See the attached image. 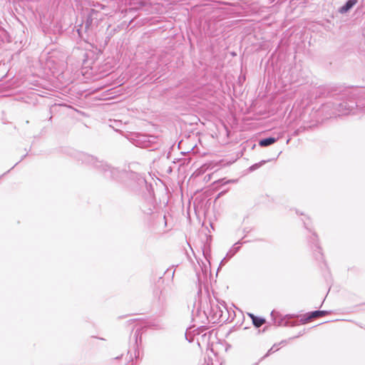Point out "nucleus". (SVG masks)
Wrapping results in <instances>:
<instances>
[{
	"instance_id": "obj_1",
	"label": "nucleus",
	"mask_w": 365,
	"mask_h": 365,
	"mask_svg": "<svg viewBox=\"0 0 365 365\" xmlns=\"http://www.w3.org/2000/svg\"><path fill=\"white\" fill-rule=\"evenodd\" d=\"M354 96H355V94H352L351 98L343 100L341 102L327 103L323 105L322 110L329 113V117H336L355 113V110L357 109L365 112V102H356L355 100L352 98Z\"/></svg>"
},
{
	"instance_id": "obj_2",
	"label": "nucleus",
	"mask_w": 365,
	"mask_h": 365,
	"mask_svg": "<svg viewBox=\"0 0 365 365\" xmlns=\"http://www.w3.org/2000/svg\"><path fill=\"white\" fill-rule=\"evenodd\" d=\"M77 158L83 163L93 165L96 168L102 172L106 178H116L120 173L118 169L111 168L106 163L102 160H98L94 156L90 155L87 153L79 152L77 155Z\"/></svg>"
},
{
	"instance_id": "obj_3",
	"label": "nucleus",
	"mask_w": 365,
	"mask_h": 365,
	"mask_svg": "<svg viewBox=\"0 0 365 365\" xmlns=\"http://www.w3.org/2000/svg\"><path fill=\"white\" fill-rule=\"evenodd\" d=\"M226 312H227V309L225 302H217L215 304H212L210 315L212 322L226 321L227 318L224 316Z\"/></svg>"
},
{
	"instance_id": "obj_4",
	"label": "nucleus",
	"mask_w": 365,
	"mask_h": 365,
	"mask_svg": "<svg viewBox=\"0 0 365 365\" xmlns=\"http://www.w3.org/2000/svg\"><path fill=\"white\" fill-rule=\"evenodd\" d=\"M245 242H246L241 241L236 242L227 253L226 257L222 260L221 264H222L225 260L232 258L240 250V245Z\"/></svg>"
},
{
	"instance_id": "obj_5",
	"label": "nucleus",
	"mask_w": 365,
	"mask_h": 365,
	"mask_svg": "<svg viewBox=\"0 0 365 365\" xmlns=\"http://www.w3.org/2000/svg\"><path fill=\"white\" fill-rule=\"evenodd\" d=\"M356 0H348L344 6L340 7L339 11L341 14L346 13L356 4Z\"/></svg>"
},
{
	"instance_id": "obj_6",
	"label": "nucleus",
	"mask_w": 365,
	"mask_h": 365,
	"mask_svg": "<svg viewBox=\"0 0 365 365\" xmlns=\"http://www.w3.org/2000/svg\"><path fill=\"white\" fill-rule=\"evenodd\" d=\"M327 314H328L327 311H319V310H317V311L312 312H311L309 314L308 317L304 320V322H307L311 320L313 318L324 316Z\"/></svg>"
},
{
	"instance_id": "obj_7",
	"label": "nucleus",
	"mask_w": 365,
	"mask_h": 365,
	"mask_svg": "<svg viewBox=\"0 0 365 365\" xmlns=\"http://www.w3.org/2000/svg\"><path fill=\"white\" fill-rule=\"evenodd\" d=\"M252 319V323L256 327H260L265 323V319L261 317L255 316L252 314H249Z\"/></svg>"
},
{
	"instance_id": "obj_8",
	"label": "nucleus",
	"mask_w": 365,
	"mask_h": 365,
	"mask_svg": "<svg viewBox=\"0 0 365 365\" xmlns=\"http://www.w3.org/2000/svg\"><path fill=\"white\" fill-rule=\"evenodd\" d=\"M276 141H277V138L269 137V138H267L260 140L259 142V145L261 147H267V146H269V145L274 143Z\"/></svg>"
},
{
	"instance_id": "obj_9",
	"label": "nucleus",
	"mask_w": 365,
	"mask_h": 365,
	"mask_svg": "<svg viewBox=\"0 0 365 365\" xmlns=\"http://www.w3.org/2000/svg\"><path fill=\"white\" fill-rule=\"evenodd\" d=\"M269 160H262L259 163H255V164L252 165V166H250L249 170L250 171H254V170L259 168L262 165H263L264 164H265Z\"/></svg>"
},
{
	"instance_id": "obj_10",
	"label": "nucleus",
	"mask_w": 365,
	"mask_h": 365,
	"mask_svg": "<svg viewBox=\"0 0 365 365\" xmlns=\"http://www.w3.org/2000/svg\"><path fill=\"white\" fill-rule=\"evenodd\" d=\"M154 207L153 205H150L148 209L143 207V211L146 215H151L153 212Z\"/></svg>"
},
{
	"instance_id": "obj_11",
	"label": "nucleus",
	"mask_w": 365,
	"mask_h": 365,
	"mask_svg": "<svg viewBox=\"0 0 365 365\" xmlns=\"http://www.w3.org/2000/svg\"><path fill=\"white\" fill-rule=\"evenodd\" d=\"M277 312H275L274 311H272V313H271V316H272V318L274 319V324H275L276 325H277V326H280V325H281V324H282V320H281V321H277V320L275 319V318H274V317H275V315H277Z\"/></svg>"
},
{
	"instance_id": "obj_12",
	"label": "nucleus",
	"mask_w": 365,
	"mask_h": 365,
	"mask_svg": "<svg viewBox=\"0 0 365 365\" xmlns=\"http://www.w3.org/2000/svg\"><path fill=\"white\" fill-rule=\"evenodd\" d=\"M278 350V348L277 347V345L274 344L273 345L268 351L267 354H266V356H268L269 354H272V353H274L276 351Z\"/></svg>"
},
{
	"instance_id": "obj_13",
	"label": "nucleus",
	"mask_w": 365,
	"mask_h": 365,
	"mask_svg": "<svg viewBox=\"0 0 365 365\" xmlns=\"http://www.w3.org/2000/svg\"><path fill=\"white\" fill-rule=\"evenodd\" d=\"M226 191H222L221 192H220L217 197V198H219L220 197H221L222 195H224Z\"/></svg>"
},
{
	"instance_id": "obj_14",
	"label": "nucleus",
	"mask_w": 365,
	"mask_h": 365,
	"mask_svg": "<svg viewBox=\"0 0 365 365\" xmlns=\"http://www.w3.org/2000/svg\"><path fill=\"white\" fill-rule=\"evenodd\" d=\"M226 191H222L221 192H220L217 197V198H219L220 197H221L222 195H224Z\"/></svg>"
},
{
	"instance_id": "obj_15",
	"label": "nucleus",
	"mask_w": 365,
	"mask_h": 365,
	"mask_svg": "<svg viewBox=\"0 0 365 365\" xmlns=\"http://www.w3.org/2000/svg\"><path fill=\"white\" fill-rule=\"evenodd\" d=\"M224 180V179H222V180H217V181H215L214 183L215 184H217V183H219V182H221Z\"/></svg>"
},
{
	"instance_id": "obj_16",
	"label": "nucleus",
	"mask_w": 365,
	"mask_h": 365,
	"mask_svg": "<svg viewBox=\"0 0 365 365\" xmlns=\"http://www.w3.org/2000/svg\"><path fill=\"white\" fill-rule=\"evenodd\" d=\"M235 182V180H227V181L225 182L224 184H227L229 182Z\"/></svg>"
},
{
	"instance_id": "obj_17",
	"label": "nucleus",
	"mask_w": 365,
	"mask_h": 365,
	"mask_svg": "<svg viewBox=\"0 0 365 365\" xmlns=\"http://www.w3.org/2000/svg\"><path fill=\"white\" fill-rule=\"evenodd\" d=\"M316 247H317V249H319V250L320 249L319 247L317 245H316Z\"/></svg>"
},
{
	"instance_id": "obj_18",
	"label": "nucleus",
	"mask_w": 365,
	"mask_h": 365,
	"mask_svg": "<svg viewBox=\"0 0 365 365\" xmlns=\"http://www.w3.org/2000/svg\"><path fill=\"white\" fill-rule=\"evenodd\" d=\"M149 138H153V140L155 139L153 136H150V137H148Z\"/></svg>"
}]
</instances>
